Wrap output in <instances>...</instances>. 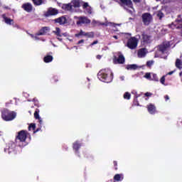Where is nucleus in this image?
<instances>
[{"instance_id":"nucleus-34","label":"nucleus","mask_w":182,"mask_h":182,"mask_svg":"<svg viewBox=\"0 0 182 182\" xmlns=\"http://www.w3.org/2000/svg\"><path fill=\"white\" fill-rule=\"evenodd\" d=\"M165 82H166V75H164L161 77L160 80V82L161 83V85H164L166 86Z\"/></svg>"},{"instance_id":"nucleus-21","label":"nucleus","mask_w":182,"mask_h":182,"mask_svg":"<svg viewBox=\"0 0 182 182\" xmlns=\"http://www.w3.org/2000/svg\"><path fill=\"white\" fill-rule=\"evenodd\" d=\"M48 31H49V27H43V28H41L38 33H36L37 36H41L42 35H45V33H46V32H48Z\"/></svg>"},{"instance_id":"nucleus-8","label":"nucleus","mask_w":182,"mask_h":182,"mask_svg":"<svg viewBox=\"0 0 182 182\" xmlns=\"http://www.w3.org/2000/svg\"><path fill=\"white\" fill-rule=\"evenodd\" d=\"M77 21V25H85L87 23H90L91 21L86 16H79L75 17Z\"/></svg>"},{"instance_id":"nucleus-26","label":"nucleus","mask_w":182,"mask_h":182,"mask_svg":"<svg viewBox=\"0 0 182 182\" xmlns=\"http://www.w3.org/2000/svg\"><path fill=\"white\" fill-rule=\"evenodd\" d=\"M53 60V57L52 55H47L44 57V62L46 63H49Z\"/></svg>"},{"instance_id":"nucleus-5","label":"nucleus","mask_w":182,"mask_h":182,"mask_svg":"<svg viewBox=\"0 0 182 182\" xmlns=\"http://www.w3.org/2000/svg\"><path fill=\"white\" fill-rule=\"evenodd\" d=\"M121 2V6L126 9L129 14H133L134 9H133V4L132 0H119Z\"/></svg>"},{"instance_id":"nucleus-57","label":"nucleus","mask_w":182,"mask_h":182,"mask_svg":"<svg viewBox=\"0 0 182 182\" xmlns=\"http://www.w3.org/2000/svg\"><path fill=\"white\" fill-rule=\"evenodd\" d=\"M63 36H66V33H63Z\"/></svg>"},{"instance_id":"nucleus-11","label":"nucleus","mask_w":182,"mask_h":182,"mask_svg":"<svg viewBox=\"0 0 182 182\" xmlns=\"http://www.w3.org/2000/svg\"><path fill=\"white\" fill-rule=\"evenodd\" d=\"M59 11L56 9L49 8L47 12L45 14V16H53L55 15H58Z\"/></svg>"},{"instance_id":"nucleus-28","label":"nucleus","mask_w":182,"mask_h":182,"mask_svg":"<svg viewBox=\"0 0 182 182\" xmlns=\"http://www.w3.org/2000/svg\"><path fill=\"white\" fill-rule=\"evenodd\" d=\"M114 180H115V181H122L123 180V178L122 177V175L116 174L114 176Z\"/></svg>"},{"instance_id":"nucleus-27","label":"nucleus","mask_w":182,"mask_h":182,"mask_svg":"<svg viewBox=\"0 0 182 182\" xmlns=\"http://www.w3.org/2000/svg\"><path fill=\"white\" fill-rule=\"evenodd\" d=\"M80 144H78L77 141H76L75 143L73 144V149L74 150H75L76 153H77L79 149H80Z\"/></svg>"},{"instance_id":"nucleus-52","label":"nucleus","mask_w":182,"mask_h":182,"mask_svg":"<svg viewBox=\"0 0 182 182\" xmlns=\"http://www.w3.org/2000/svg\"><path fill=\"white\" fill-rule=\"evenodd\" d=\"M114 166H117V161H114Z\"/></svg>"},{"instance_id":"nucleus-7","label":"nucleus","mask_w":182,"mask_h":182,"mask_svg":"<svg viewBox=\"0 0 182 182\" xmlns=\"http://www.w3.org/2000/svg\"><path fill=\"white\" fill-rule=\"evenodd\" d=\"M137 38L136 37H132L129 39H128L127 43L126 46L129 48V49H136L137 48V43H138Z\"/></svg>"},{"instance_id":"nucleus-12","label":"nucleus","mask_w":182,"mask_h":182,"mask_svg":"<svg viewBox=\"0 0 182 182\" xmlns=\"http://www.w3.org/2000/svg\"><path fill=\"white\" fill-rule=\"evenodd\" d=\"M142 41L144 43H151V41H153V38L151 36L144 33H142Z\"/></svg>"},{"instance_id":"nucleus-47","label":"nucleus","mask_w":182,"mask_h":182,"mask_svg":"<svg viewBox=\"0 0 182 182\" xmlns=\"http://www.w3.org/2000/svg\"><path fill=\"white\" fill-rule=\"evenodd\" d=\"M173 73H174V71L169 72V73H168L167 75H171Z\"/></svg>"},{"instance_id":"nucleus-43","label":"nucleus","mask_w":182,"mask_h":182,"mask_svg":"<svg viewBox=\"0 0 182 182\" xmlns=\"http://www.w3.org/2000/svg\"><path fill=\"white\" fill-rule=\"evenodd\" d=\"M85 42V40H80L78 41L77 45H80V43H83Z\"/></svg>"},{"instance_id":"nucleus-40","label":"nucleus","mask_w":182,"mask_h":182,"mask_svg":"<svg viewBox=\"0 0 182 182\" xmlns=\"http://www.w3.org/2000/svg\"><path fill=\"white\" fill-rule=\"evenodd\" d=\"M97 43H99V41H95L92 43H91V46H93V45H97Z\"/></svg>"},{"instance_id":"nucleus-4","label":"nucleus","mask_w":182,"mask_h":182,"mask_svg":"<svg viewBox=\"0 0 182 182\" xmlns=\"http://www.w3.org/2000/svg\"><path fill=\"white\" fill-rule=\"evenodd\" d=\"M80 0H73L70 3L64 4L63 6V9L73 12V11H75V8H80Z\"/></svg>"},{"instance_id":"nucleus-9","label":"nucleus","mask_w":182,"mask_h":182,"mask_svg":"<svg viewBox=\"0 0 182 182\" xmlns=\"http://www.w3.org/2000/svg\"><path fill=\"white\" fill-rule=\"evenodd\" d=\"M124 62H125V59H124V56L123 55V54H122V53H118V58L114 57V63L115 65H117V63H119L120 65H123V63H124Z\"/></svg>"},{"instance_id":"nucleus-32","label":"nucleus","mask_w":182,"mask_h":182,"mask_svg":"<svg viewBox=\"0 0 182 182\" xmlns=\"http://www.w3.org/2000/svg\"><path fill=\"white\" fill-rule=\"evenodd\" d=\"M54 33H55V35H57V36H62V35L60 34V28H56Z\"/></svg>"},{"instance_id":"nucleus-44","label":"nucleus","mask_w":182,"mask_h":182,"mask_svg":"<svg viewBox=\"0 0 182 182\" xmlns=\"http://www.w3.org/2000/svg\"><path fill=\"white\" fill-rule=\"evenodd\" d=\"M34 39L35 41H38L39 40V38H38V36L36 34V36H34Z\"/></svg>"},{"instance_id":"nucleus-17","label":"nucleus","mask_w":182,"mask_h":182,"mask_svg":"<svg viewBox=\"0 0 182 182\" xmlns=\"http://www.w3.org/2000/svg\"><path fill=\"white\" fill-rule=\"evenodd\" d=\"M54 22H55V23H59L60 25H65V23L67 22V20L64 16H61L55 19Z\"/></svg>"},{"instance_id":"nucleus-50","label":"nucleus","mask_w":182,"mask_h":182,"mask_svg":"<svg viewBox=\"0 0 182 182\" xmlns=\"http://www.w3.org/2000/svg\"><path fill=\"white\" fill-rule=\"evenodd\" d=\"M31 38H33V39H34V38H35V36H33V35L31 34Z\"/></svg>"},{"instance_id":"nucleus-33","label":"nucleus","mask_w":182,"mask_h":182,"mask_svg":"<svg viewBox=\"0 0 182 182\" xmlns=\"http://www.w3.org/2000/svg\"><path fill=\"white\" fill-rule=\"evenodd\" d=\"M153 65H154V60H149L146 62V66H148V68L153 66Z\"/></svg>"},{"instance_id":"nucleus-3","label":"nucleus","mask_w":182,"mask_h":182,"mask_svg":"<svg viewBox=\"0 0 182 182\" xmlns=\"http://www.w3.org/2000/svg\"><path fill=\"white\" fill-rule=\"evenodd\" d=\"M16 117V112L9 111V109H4L1 112V119L5 122H11Z\"/></svg>"},{"instance_id":"nucleus-49","label":"nucleus","mask_w":182,"mask_h":182,"mask_svg":"<svg viewBox=\"0 0 182 182\" xmlns=\"http://www.w3.org/2000/svg\"><path fill=\"white\" fill-rule=\"evenodd\" d=\"M134 2H140V0H133Z\"/></svg>"},{"instance_id":"nucleus-46","label":"nucleus","mask_w":182,"mask_h":182,"mask_svg":"<svg viewBox=\"0 0 182 182\" xmlns=\"http://www.w3.org/2000/svg\"><path fill=\"white\" fill-rule=\"evenodd\" d=\"M170 99V97H168V95H166L165 96V100H168Z\"/></svg>"},{"instance_id":"nucleus-58","label":"nucleus","mask_w":182,"mask_h":182,"mask_svg":"<svg viewBox=\"0 0 182 182\" xmlns=\"http://www.w3.org/2000/svg\"><path fill=\"white\" fill-rule=\"evenodd\" d=\"M74 48H75L76 49H77V46H74Z\"/></svg>"},{"instance_id":"nucleus-51","label":"nucleus","mask_w":182,"mask_h":182,"mask_svg":"<svg viewBox=\"0 0 182 182\" xmlns=\"http://www.w3.org/2000/svg\"><path fill=\"white\" fill-rule=\"evenodd\" d=\"M113 38H114V39H118L117 36H114Z\"/></svg>"},{"instance_id":"nucleus-42","label":"nucleus","mask_w":182,"mask_h":182,"mask_svg":"<svg viewBox=\"0 0 182 182\" xmlns=\"http://www.w3.org/2000/svg\"><path fill=\"white\" fill-rule=\"evenodd\" d=\"M145 96H146L147 97H149V96H151V93H150V92H146V93H145Z\"/></svg>"},{"instance_id":"nucleus-37","label":"nucleus","mask_w":182,"mask_h":182,"mask_svg":"<svg viewBox=\"0 0 182 182\" xmlns=\"http://www.w3.org/2000/svg\"><path fill=\"white\" fill-rule=\"evenodd\" d=\"M144 77H145L146 79L150 80V79H151V75L150 74V73H146L145 74V75H144Z\"/></svg>"},{"instance_id":"nucleus-39","label":"nucleus","mask_w":182,"mask_h":182,"mask_svg":"<svg viewBox=\"0 0 182 182\" xmlns=\"http://www.w3.org/2000/svg\"><path fill=\"white\" fill-rule=\"evenodd\" d=\"M85 36L87 38H93V33H85Z\"/></svg>"},{"instance_id":"nucleus-22","label":"nucleus","mask_w":182,"mask_h":182,"mask_svg":"<svg viewBox=\"0 0 182 182\" xmlns=\"http://www.w3.org/2000/svg\"><path fill=\"white\" fill-rule=\"evenodd\" d=\"M163 11H164V9L159 10L155 13L157 18H159V19L160 21H161V19H163V18H164V13H163Z\"/></svg>"},{"instance_id":"nucleus-36","label":"nucleus","mask_w":182,"mask_h":182,"mask_svg":"<svg viewBox=\"0 0 182 182\" xmlns=\"http://www.w3.org/2000/svg\"><path fill=\"white\" fill-rule=\"evenodd\" d=\"M36 128V125L35 124H31L28 127V130H31L32 129V130H35V129Z\"/></svg>"},{"instance_id":"nucleus-31","label":"nucleus","mask_w":182,"mask_h":182,"mask_svg":"<svg viewBox=\"0 0 182 182\" xmlns=\"http://www.w3.org/2000/svg\"><path fill=\"white\" fill-rule=\"evenodd\" d=\"M34 117L35 119H41V117H39V109H36V112H34Z\"/></svg>"},{"instance_id":"nucleus-14","label":"nucleus","mask_w":182,"mask_h":182,"mask_svg":"<svg viewBox=\"0 0 182 182\" xmlns=\"http://www.w3.org/2000/svg\"><path fill=\"white\" fill-rule=\"evenodd\" d=\"M112 23H109L108 21H106L105 23H102L99 21L92 20V24L94 26H109V25Z\"/></svg>"},{"instance_id":"nucleus-10","label":"nucleus","mask_w":182,"mask_h":182,"mask_svg":"<svg viewBox=\"0 0 182 182\" xmlns=\"http://www.w3.org/2000/svg\"><path fill=\"white\" fill-rule=\"evenodd\" d=\"M169 28H171L172 29H180L182 28V21L181 18H178L176 20L174 23L168 26Z\"/></svg>"},{"instance_id":"nucleus-30","label":"nucleus","mask_w":182,"mask_h":182,"mask_svg":"<svg viewBox=\"0 0 182 182\" xmlns=\"http://www.w3.org/2000/svg\"><path fill=\"white\" fill-rule=\"evenodd\" d=\"M85 35H86V33L82 30H80L79 33L75 34V37L79 38V36H85Z\"/></svg>"},{"instance_id":"nucleus-20","label":"nucleus","mask_w":182,"mask_h":182,"mask_svg":"<svg viewBox=\"0 0 182 182\" xmlns=\"http://www.w3.org/2000/svg\"><path fill=\"white\" fill-rule=\"evenodd\" d=\"M148 112L150 114H154L156 113V106L152 104H150L147 106Z\"/></svg>"},{"instance_id":"nucleus-24","label":"nucleus","mask_w":182,"mask_h":182,"mask_svg":"<svg viewBox=\"0 0 182 182\" xmlns=\"http://www.w3.org/2000/svg\"><path fill=\"white\" fill-rule=\"evenodd\" d=\"M175 66L177 68V69H180L181 70L182 69V61L181 60L177 58L175 63Z\"/></svg>"},{"instance_id":"nucleus-45","label":"nucleus","mask_w":182,"mask_h":182,"mask_svg":"<svg viewBox=\"0 0 182 182\" xmlns=\"http://www.w3.org/2000/svg\"><path fill=\"white\" fill-rule=\"evenodd\" d=\"M97 59H102V55H97Z\"/></svg>"},{"instance_id":"nucleus-16","label":"nucleus","mask_w":182,"mask_h":182,"mask_svg":"<svg viewBox=\"0 0 182 182\" xmlns=\"http://www.w3.org/2000/svg\"><path fill=\"white\" fill-rule=\"evenodd\" d=\"M82 9H85V12H86V14H92V7L89 6V3L84 2L82 4Z\"/></svg>"},{"instance_id":"nucleus-19","label":"nucleus","mask_w":182,"mask_h":182,"mask_svg":"<svg viewBox=\"0 0 182 182\" xmlns=\"http://www.w3.org/2000/svg\"><path fill=\"white\" fill-rule=\"evenodd\" d=\"M147 55V50L146 48H141L138 50V57L144 58Z\"/></svg>"},{"instance_id":"nucleus-53","label":"nucleus","mask_w":182,"mask_h":182,"mask_svg":"<svg viewBox=\"0 0 182 182\" xmlns=\"http://www.w3.org/2000/svg\"><path fill=\"white\" fill-rule=\"evenodd\" d=\"M100 6H101L102 9H105V6L103 5H101Z\"/></svg>"},{"instance_id":"nucleus-25","label":"nucleus","mask_w":182,"mask_h":182,"mask_svg":"<svg viewBox=\"0 0 182 182\" xmlns=\"http://www.w3.org/2000/svg\"><path fill=\"white\" fill-rule=\"evenodd\" d=\"M138 68H139V66H137V65H136V64L127 65V69L128 70H136V69H137Z\"/></svg>"},{"instance_id":"nucleus-35","label":"nucleus","mask_w":182,"mask_h":182,"mask_svg":"<svg viewBox=\"0 0 182 182\" xmlns=\"http://www.w3.org/2000/svg\"><path fill=\"white\" fill-rule=\"evenodd\" d=\"M130 93L129 92H125L124 95V98L127 99V100H130Z\"/></svg>"},{"instance_id":"nucleus-15","label":"nucleus","mask_w":182,"mask_h":182,"mask_svg":"<svg viewBox=\"0 0 182 182\" xmlns=\"http://www.w3.org/2000/svg\"><path fill=\"white\" fill-rule=\"evenodd\" d=\"M21 8H23V9L26 11V12H32V9H33V7L32 6V4L31 3L23 4Z\"/></svg>"},{"instance_id":"nucleus-38","label":"nucleus","mask_w":182,"mask_h":182,"mask_svg":"<svg viewBox=\"0 0 182 182\" xmlns=\"http://www.w3.org/2000/svg\"><path fill=\"white\" fill-rule=\"evenodd\" d=\"M153 78L152 80H155V82H159V77H157L156 74H153Z\"/></svg>"},{"instance_id":"nucleus-48","label":"nucleus","mask_w":182,"mask_h":182,"mask_svg":"<svg viewBox=\"0 0 182 182\" xmlns=\"http://www.w3.org/2000/svg\"><path fill=\"white\" fill-rule=\"evenodd\" d=\"M38 120H39L40 124H42V119L40 117Z\"/></svg>"},{"instance_id":"nucleus-18","label":"nucleus","mask_w":182,"mask_h":182,"mask_svg":"<svg viewBox=\"0 0 182 182\" xmlns=\"http://www.w3.org/2000/svg\"><path fill=\"white\" fill-rule=\"evenodd\" d=\"M15 149V144L14 142H10L9 143V146L8 148H6L4 149V151H8L9 154L10 153H12V151H14V149Z\"/></svg>"},{"instance_id":"nucleus-41","label":"nucleus","mask_w":182,"mask_h":182,"mask_svg":"<svg viewBox=\"0 0 182 182\" xmlns=\"http://www.w3.org/2000/svg\"><path fill=\"white\" fill-rule=\"evenodd\" d=\"M120 80H122V82L124 81V76L122 75L119 77Z\"/></svg>"},{"instance_id":"nucleus-29","label":"nucleus","mask_w":182,"mask_h":182,"mask_svg":"<svg viewBox=\"0 0 182 182\" xmlns=\"http://www.w3.org/2000/svg\"><path fill=\"white\" fill-rule=\"evenodd\" d=\"M34 5L39 6L43 3V0H33Z\"/></svg>"},{"instance_id":"nucleus-23","label":"nucleus","mask_w":182,"mask_h":182,"mask_svg":"<svg viewBox=\"0 0 182 182\" xmlns=\"http://www.w3.org/2000/svg\"><path fill=\"white\" fill-rule=\"evenodd\" d=\"M2 18L4 19L5 23H7V25H12V23L14 22L13 19L6 17V15L5 14L2 15Z\"/></svg>"},{"instance_id":"nucleus-55","label":"nucleus","mask_w":182,"mask_h":182,"mask_svg":"<svg viewBox=\"0 0 182 182\" xmlns=\"http://www.w3.org/2000/svg\"><path fill=\"white\" fill-rule=\"evenodd\" d=\"M58 41H62V38H58Z\"/></svg>"},{"instance_id":"nucleus-6","label":"nucleus","mask_w":182,"mask_h":182,"mask_svg":"<svg viewBox=\"0 0 182 182\" xmlns=\"http://www.w3.org/2000/svg\"><path fill=\"white\" fill-rule=\"evenodd\" d=\"M142 22L144 25L148 26L151 22H153V16L150 13H144L142 14Z\"/></svg>"},{"instance_id":"nucleus-54","label":"nucleus","mask_w":182,"mask_h":182,"mask_svg":"<svg viewBox=\"0 0 182 182\" xmlns=\"http://www.w3.org/2000/svg\"><path fill=\"white\" fill-rule=\"evenodd\" d=\"M4 8H5V9H9V8L8 6H6Z\"/></svg>"},{"instance_id":"nucleus-2","label":"nucleus","mask_w":182,"mask_h":182,"mask_svg":"<svg viewBox=\"0 0 182 182\" xmlns=\"http://www.w3.org/2000/svg\"><path fill=\"white\" fill-rule=\"evenodd\" d=\"M108 75H112V71L109 69L101 70L97 74L98 79L105 83H110L113 80V77H108Z\"/></svg>"},{"instance_id":"nucleus-13","label":"nucleus","mask_w":182,"mask_h":182,"mask_svg":"<svg viewBox=\"0 0 182 182\" xmlns=\"http://www.w3.org/2000/svg\"><path fill=\"white\" fill-rule=\"evenodd\" d=\"M16 139L21 141H25V140H26V132L23 130L19 132Z\"/></svg>"},{"instance_id":"nucleus-56","label":"nucleus","mask_w":182,"mask_h":182,"mask_svg":"<svg viewBox=\"0 0 182 182\" xmlns=\"http://www.w3.org/2000/svg\"><path fill=\"white\" fill-rule=\"evenodd\" d=\"M179 75H180V76H182V72H181V73H179Z\"/></svg>"},{"instance_id":"nucleus-1","label":"nucleus","mask_w":182,"mask_h":182,"mask_svg":"<svg viewBox=\"0 0 182 182\" xmlns=\"http://www.w3.org/2000/svg\"><path fill=\"white\" fill-rule=\"evenodd\" d=\"M170 48L169 42H164L160 46L154 48L155 58H162V59H167V49Z\"/></svg>"}]
</instances>
